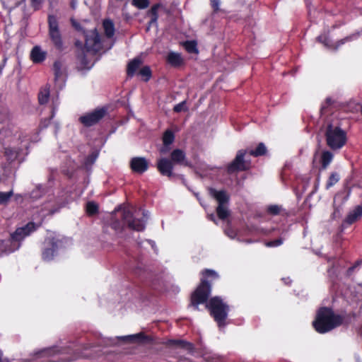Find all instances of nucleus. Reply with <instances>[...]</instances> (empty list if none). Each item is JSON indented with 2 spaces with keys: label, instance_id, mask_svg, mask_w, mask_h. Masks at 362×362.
<instances>
[{
  "label": "nucleus",
  "instance_id": "obj_59",
  "mask_svg": "<svg viewBox=\"0 0 362 362\" xmlns=\"http://www.w3.org/2000/svg\"><path fill=\"white\" fill-rule=\"evenodd\" d=\"M198 199H199V204H201V205L204 206V205H203V204H202V201H201V199H200L199 198H198Z\"/></svg>",
  "mask_w": 362,
  "mask_h": 362
},
{
  "label": "nucleus",
  "instance_id": "obj_13",
  "mask_svg": "<svg viewBox=\"0 0 362 362\" xmlns=\"http://www.w3.org/2000/svg\"><path fill=\"white\" fill-rule=\"evenodd\" d=\"M104 108L96 109L91 112L85 114L79 117V121L85 127H90L98 122L105 114Z\"/></svg>",
  "mask_w": 362,
  "mask_h": 362
},
{
  "label": "nucleus",
  "instance_id": "obj_50",
  "mask_svg": "<svg viewBox=\"0 0 362 362\" xmlns=\"http://www.w3.org/2000/svg\"><path fill=\"white\" fill-rule=\"evenodd\" d=\"M86 57L84 54H82L81 55L78 56V59L81 61V63L84 67H86L87 66Z\"/></svg>",
  "mask_w": 362,
  "mask_h": 362
},
{
  "label": "nucleus",
  "instance_id": "obj_23",
  "mask_svg": "<svg viewBox=\"0 0 362 362\" xmlns=\"http://www.w3.org/2000/svg\"><path fill=\"white\" fill-rule=\"evenodd\" d=\"M362 216V206L358 205L347 216L345 223L352 224Z\"/></svg>",
  "mask_w": 362,
  "mask_h": 362
},
{
  "label": "nucleus",
  "instance_id": "obj_54",
  "mask_svg": "<svg viewBox=\"0 0 362 362\" xmlns=\"http://www.w3.org/2000/svg\"><path fill=\"white\" fill-rule=\"evenodd\" d=\"M5 62H6V59L4 60V64L0 66V71L3 69Z\"/></svg>",
  "mask_w": 362,
  "mask_h": 362
},
{
  "label": "nucleus",
  "instance_id": "obj_9",
  "mask_svg": "<svg viewBox=\"0 0 362 362\" xmlns=\"http://www.w3.org/2000/svg\"><path fill=\"white\" fill-rule=\"evenodd\" d=\"M20 139L21 136L18 135L15 141H12L11 144L8 147L5 148L4 155L10 163L15 161H17L18 163H21L24 160L25 156L28 153V139L21 140L20 146L17 147Z\"/></svg>",
  "mask_w": 362,
  "mask_h": 362
},
{
  "label": "nucleus",
  "instance_id": "obj_19",
  "mask_svg": "<svg viewBox=\"0 0 362 362\" xmlns=\"http://www.w3.org/2000/svg\"><path fill=\"white\" fill-rule=\"evenodd\" d=\"M30 57L33 63L39 64L46 59L47 52L42 50L41 47L37 45L32 49Z\"/></svg>",
  "mask_w": 362,
  "mask_h": 362
},
{
  "label": "nucleus",
  "instance_id": "obj_4",
  "mask_svg": "<svg viewBox=\"0 0 362 362\" xmlns=\"http://www.w3.org/2000/svg\"><path fill=\"white\" fill-rule=\"evenodd\" d=\"M38 225L30 222L23 227L17 228L11 235L10 240L8 241H2L1 243V247L3 248V250L0 252V255H7L18 250L21 245L20 242L32 232L35 231Z\"/></svg>",
  "mask_w": 362,
  "mask_h": 362
},
{
  "label": "nucleus",
  "instance_id": "obj_1",
  "mask_svg": "<svg viewBox=\"0 0 362 362\" xmlns=\"http://www.w3.org/2000/svg\"><path fill=\"white\" fill-rule=\"evenodd\" d=\"M148 212L134 206H118L112 214V228L117 232H122L124 226L130 229L142 231L145 229Z\"/></svg>",
  "mask_w": 362,
  "mask_h": 362
},
{
  "label": "nucleus",
  "instance_id": "obj_51",
  "mask_svg": "<svg viewBox=\"0 0 362 362\" xmlns=\"http://www.w3.org/2000/svg\"><path fill=\"white\" fill-rule=\"evenodd\" d=\"M208 218L209 220L214 221L216 224H217L214 214H211L208 215Z\"/></svg>",
  "mask_w": 362,
  "mask_h": 362
},
{
  "label": "nucleus",
  "instance_id": "obj_52",
  "mask_svg": "<svg viewBox=\"0 0 362 362\" xmlns=\"http://www.w3.org/2000/svg\"><path fill=\"white\" fill-rule=\"evenodd\" d=\"M282 281L284 282L285 284L286 285H288L291 284V280L290 279L289 277H287V278H283L282 279Z\"/></svg>",
  "mask_w": 362,
  "mask_h": 362
},
{
  "label": "nucleus",
  "instance_id": "obj_24",
  "mask_svg": "<svg viewBox=\"0 0 362 362\" xmlns=\"http://www.w3.org/2000/svg\"><path fill=\"white\" fill-rule=\"evenodd\" d=\"M185 153L182 150L175 149L171 153V161L175 163L182 164L185 163Z\"/></svg>",
  "mask_w": 362,
  "mask_h": 362
},
{
  "label": "nucleus",
  "instance_id": "obj_58",
  "mask_svg": "<svg viewBox=\"0 0 362 362\" xmlns=\"http://www.w3.org/2000/svg\"><path fill=\"white\" fill-rule=\"evenodd\" d=\"M147 242H148V243L151 244V245L154 244V243H153V241H151V240H147ZM153 245H152V247H153Z\"/></svg>",
  "mask_w": 362,
  "mask_h": 362
},
{
  "label": "nucleus",
  "instance_id": "obj_42",
  "mask_svg": "<svg viewBox=\"0 0 362 362\" xmlns=\"http://www.w3.org/2000/svg\"><path fill=\"white\" fill-rule=\"evenodd\" d=\"M12 195L13 191H9L7 192H0V204L6 203L10 199Z\"/></svg>",
  "mask_w": 362,
  "mask_h": 362
},
{
  "label": "nucleus",
  "instance_id": "obj_62",
  "mask_svg": "<svg viewBox=\"0 0 362 362\" xmlns=\"http://www.w3.org/2000/svg\"><path fill=\"white\" fill-rule=\"evenodd\" d=\"M336 214H337V211H334V216H336Z\"/></svg>",
  "mask_w": 362,
  "mask_h": 362
},
{
  "label": "nucleus",
  "instance_id": "obj_27",
  "mask_svg": "<svg viewBox=\"0 0 362 362\" xmlns=\"http://www.w3.org/2000/svg\"><path fill=\"white\" fill-rule=\"evenodd\" d=\"M340 179L339 173L337 172H332L329 177H328V180L327 181L325 188L327 189H329L332 186H334L335 184H337Z\"/></svg>",
  "mask_w": 362,
  "mask_h": 362
},
{
  "label": "nucleus",
  "instance_id": "obj_48",
  "mask_svg": "<svg viewBox=\"0 0 362 362\" xmlns=\"http://www.w3.org/2000/svg\"><path fill=\"white\" fill-rule=\"evenodd\" d=\"M220 4H221L220 0H211V5L215 11L219 10Z\"/></svg>",
  "mask_w": 362,
  "mask_h": 362
},
{
  "label": "nucleus",
  "instance_id": "obj_26",
  "mask_svg": "<svg viewBox=\"0 0 362 362\" xmlns=\"http://www.w3.org/2000/svg\"><path fill=\"white\" fill-rule=\"evenodd\" d=\"M142 62L139 58H135L133 60H132L129 64L127 66V74L129 76H134L135 71L137 70V69L140 66Z\"/></svg>",
  "mask_w": 362,
  "mask_h": 362
},
{
  "label": "nucleus",
  "instance_id": "obj_14",
  "mask_svg": "<svg viewBox=\"0 0 362 362\" xmlns=\"http://www.w3.org/2000/svg\"><path fill=\"white\" fill-rule=\"evenodd\" d=\"M246 151L240 150L238 151L235 159L228 165V171L230 173L235 171L245 170L249 168V164L244 159Z\"/></svg>",
  "mask_w": 362,
  "mask_h": 362
},
{
  "label": "nucleus",
  "instance_id": "obj_49",
  "mask_svg": "<svg viewBox=\"0 0 362 362\" xmlns=\"http://www.w3.org/2000/svg\"><path fill=\"white\" fill-rule=\"evenodd\" d=\"M169 146H170V145H167V144L165 145V144H163V147H161L160 149V152L161 153H163V154L167 153L169 151V150H170V147Z\"/></svg>",
  "mask_w": 362,
  "mask_h": 362
},
{
  "label": "nucleus",
  "instance_id": "obj_44",
  "mask_svg": "<svg viewBox=\"0 0 362 362\" xmlns=\"http://www.w3.org/2000/svg\"><path fill=\"white\" fill-rule=\"evenodd\" d=\"M173 110L176 112H180L183 111V110H186L185 102H182V103H180L177 104L174 107Z\"/></svg>",
  "mask_w": 362,
  "mask_h": 362
},
{
  "label": "nucleus",
  "instance_id": "obj_16",
  "mask_svg": "<svg viewBox=\"0 0 362 362\" xmlns=\"http://www.w3.org/2000/svg\"><path fill=\"white\" fill-rule=\"evenodd\" d=\"M130 167L133 172L142 174L148 168V161L144 157H134L130 160Z\"/></svg>",
  "mask_w": 362,
  "mask_h": 362
},
{
  "label": "nucleus",
  "instance_id": "obj_39",
  "mask_svg": "<svg viewBox=\"0 0 362 362\" xmlns=\"http://www.w3.org/2000/svg\"><path fill=\"white\" fill-rule=\"evenodd\" d=\"M98 205L93 202H89L86 204V212L89 215H94L98 212Z\"/></svg>",
  "mask_w": 362,
  "mask_h": 362
},
{
  "label": "nucleus",
  "instance_id": "obj_36",
  "mask_svg": "<svg viewBox=\"0 0 362 362\" xmlns=\"http://www.w3.org/2000/svg\"><path fill=\"white\" fill-rule=\"evenodd\" d=\"M224 232L225 234L230 239L237 238L238 241H240V238H238L237 232L230 226H227V227L224 230Z\"/></svg>",
  "mask_w": 362,
  "mask_h": 362
},
{
  "label": "nucleus",
  "instance_id": "obj_6",
  "mask_svg": "<svg viewBox=\"0 0 362 362\" xmlns=\"http://www.w3.org/2000/svg\"><path fill=\"white\" fill-rule=\"evenodd\" d=\"M202 274L203 277L201 279V284L191 297V306L195 310H198V305L199 304L206 303L211 293V285L205 279L208 277L216 279L218 277V274L214 270L211 269H206L203 271Z\"/></svg>",
  "mask_w": 362,
  "mask_h": 362
},
{
  "label": "nucleus",
  "instance_id": "obj_25",
  "mask_svg": "<svg viewBox=\"0 0 362 362\" xmlns=\"http://www.w3.org/2000/svg\"><path fill=\"white\" fill-rule=\"evenodd\" d=\"M167 60L168 63L173 66H178L182 63L181 55L173 52L168 54Z\"/></svg>",
  "mask_w": 362,
  "mask_h": 362
},
{
  "label": "nucleus",
  "instance_id": "obj_29",
  "mask_svg": "<svg viewBox=\"0 0 362 362\" xmlns=\"http://www.w3.org/2000/svg\"><path fill=\"white\" fill-rule=\"evenodd\" d=\"M62 66L63 64L60 61H56L53 65V70L55 76V81H57L62 76Z\"/></svg>",
  "mask_w": 362,
  "mask_h": 362
},
{
  "label": "nucleus",
  "instance_id": "obj_8",
  "mask_svg": "<svg viewBox=\"0 0 362 362\" xmlns=\"http://www.w3.org/2000/svg\"><path fill=\"white\" fill-rule=\"evenodd\" d=\"M327 146L332 150L341 148L346 142V133L337 122L328 123L325 130Z\"/></svg>",
  "mask_w": 362,
  "mask_h": 362
},
{
  "label": "nucleus",
  "instance_id": "obj_61",
  "mask_svg": "<svg viewBox=\"0 0 362 362\" xmlns=\"http://www.w3.org/2000/svg\"><path fill=\"white\" fill-rule=\"evenodd\" d=\"M21 362H29L28 360H23Z\"/></svg>",
  "mask_w": 362,
  "mask_h": 362
},
{
  "label": "nucleus",
  "instance_id": "obj_40",
  "mask_svg": "<svg viewBox=\"0 0 362 362\" xmlns=\"http://www.w3.org/2000/svg\"><path fill=\"white\" fill-rule=\"evenodd\" d=\"M139 74L144 78L145 81H148L151 76V71L148 66H144L139 71Z\"/></svg>",
  "mask_w": 362,
  "mask_h": 362
},
{
  "label": "nucleus",
  "instance_id": "obj_32",
  "mask_svg": "<svg viewBox=\"0 0 362 362\" xmlns=\"http://www.w3.org/2000/svg\"><path fill=\"white\" fill-rule=\"evenodd\" d=\"M333 105H334V104H332V99L327 98L325 102L322 104V107H321V110H320L321 114L322 115H325L328 114L331 111V109Z\"/></svg>",
  "mask_w": 362,
  "mask_h": 362
},
{
  "label": "nucleus",
  "instance_id": "obj_12",
  "mask_svg": "<svg viewBox=\"0 0 362 362\" xmlns=\"http://www.w3.org/2000/svg\"><path fill=\"white\" fill-rule=\"evenodd\" d=\"M62 245V241L55 237H47L44 243L42 257L43 260L49 262L53 259L58 249Z\"/></svg>",
  "mask_w": 362,
  "mask_h": 362
},
{
  "label": "nucleus",
  "instance_id": "obj_35",
  "mask_svg": "<svg viewBox=\"0 0 362 362\" xmlns=\"http://www.w3.org/2000/svg\"><path fill=\"white\" fill-rule=\"evenodd\" d=\"M160 7H162V5L160 4H156L154 6H153L151 10L149 11V14L151 16V23H155L157 21L158 18V11Z\"/></svg>",
  "mask_w": 362,
  "mask_h": 362
},
{
  "label": "nucleus",
  "instance_id": "obj_45",
  "mask_svg": "<svg viewBox=\"0 0 362 362\" xmlns=\"http://www.w3.org/2000/svg\"><path fill=\"white\" fill-rule=\"evenodd\" d=\"M59 105L58 98L52 100V117H53L57 110Z\"/></svg>",
  "mask_w": 362,
  "mask_h": 362
},
{
  "label": "nucleus",
  "instance_id": "obj_28",
  "mask_svg": "<svg viewBox=\"0 0 362 362\" xmlns=\"http://www.w3.org/2000/svg\"><path fill=\"white\" fill-rule=\"evenodd\" d=\"M267 151V148L263 143H259L255 150H250L249 153L250 156L255 157L264 155Z\"/></svg>",
  "mask_w": 362,
  "mask_h": 362
},
{
  "label": "nucleus",
  "instance_id": "obj_56",
  "mask_svg": "<svg viewBox=\"0 0 362 362\" xmlns=\"http://www.w3.org/2000/svg\"><path fill=\"white\" fill-rule=\"evenodd\" d=\"M76 46H79V45L81 46V42H76Z\"/></svg>",
  "mask_w": 362,
  "mask_h": 362
},
{
  "label": "nucleus",
  "instance_id": "obj_34",
  "mask_svg": "<svg viewBox=\"0 0 362 362\" xmlns=\"http://www.w3.org/2000/svg\"><path fill=\"white\" fill-rule=\"evenodd\" d=\"M174 134L170 130H167L165 132L163 136V144L170 145L174 141Z\"/></svg>",
  "mask_w": 362,
  "mask_h": 362
},
{
  "label": "nucleus",
  "instance_id": "obj_60",
  "mask_svg": "<svg viewBox=\"0 0 362 362\" xmlns=\"http://www.w3.org/2000/svg\"><path fill=\"white\" fill-rule=\"evenodd\" d=\"M114 42H115V40H113V41H112V44H111V45H110V48H111V47L113 46Z\"/></svg>",
  "mask_w": 362,
  "mask_h": 362
},
{
  "label": "nucleus",
  "instance_id": "obj_30",
  "mask_svg": "<svg viewBox=\"0 0 362 362\" xmlns=\"http://www.w3.org/2000/svg\"><path fill=\"white\" fill-rule=\"evenodd\" d=\"M49 96V88L47 87L42 89L38 95L39 103L41 105L45 104L47 103Z\"/></svg>",
  "mask_w": 362,
  "mask_h": 362
},
{
  "label": "nucleus",
  "instance_id": "obj_22",
  "mask_svg": "<svg viewBox=\"0 0 362 362\" xmlns=\"http://www.w3.org/2000/svg\"><path fill=\"white\" fill-rule=\"evenodd\" d=\"M334 155L329 151H323L319 155L320 163L321 164V169L325 170L333 160Z\"/></svg>",
  "mask_w": 362,
  "mask_h": 362
},
{
  "label": "nucleus",
  "instance_id": "obj_10",
  "mask_svg": "<svg viewBox=\"0 0 362 362\" xmlns=\"http://www.w3.org/2000/svg\"><path fill=\"white\" fill-rule=\"evenodd\" d=\"M209 193L218 202V205L216 209V213L220 219H225L228 216V209L227 204L229 201V196L225 190H216L209 189Z\"/></svg>",
  "mask_w": 362,
  "mask_h": 362
},
{
  "label": "nucleus",
  "instance_id": "obj_5",
  "mask_svg": "<svg viewBox=\"0 0 362 362\" xmlns=\"http://www.w3.org/2000/svg\"><path fill=\"white\" fill-rule=\"evenodd\" d=\"M211 315L217 323L218 328L222 330L228 324V315L230 310L229 305L221 298L214 297L206 304Z\"/></svg>",
  "mask_w": 362,
  "mask_h": 362
},
{
  "label": "nucleus",
  "instance_id": "obj_7",
  "mask_svg": "<svg viewBox=\"0 0 362 362\" xmlns=\"http://www.w3.org/2000/svg\"><path fill=\"white\" fill-rule=\"evenodd\" d=\"M44 196H46V200L45 203L43 204L42 209L43 216L54 214L65 204L64 202L57 200L52 192H45V188L42 185L37 186L29 194V197L33 201L37 200Z\"/></svg>",
  "mask_w": 362,
  "mask_h": 362
},
{
  "label": "nucleus",
  "instance_id": "obj_21",
  "mask_svg": "<svg viewBox=\"0 0 362 362\" xmlns=\"http://www.w3.org/2000/svg\"><path fill=\"white\" fill-rule=\"evenodd\" d=\"M165 344L170 348L183 349L189 351L193 348L191 343L181 339H169L165 342Z\"/></svg>",
  "mask_w": 362,
  "mask_h": 362
},
{
  "label": "nucleus",
  "instance_id": "obj_18",
  "mask_svg": "<svg viewBox=\"0 0 362 362\" xmlns=\"http://www.w3.org/2000/svg\"><path fill=\"white\" fill-rule=\"evenodd\" d=\"M10 119L11 115L6 109L0 111V141L3 140L4 135H7L4 128L5 127H9Z\"/></svg>",
  "mask_w": 362,
  "mask_h": 362
},
{
  "label": "nucleus",
  "instance_id": "obj_31",
  "mask_svg": "<svg viewBox=\"0 0 362 362\" xmlns=\"http://www.w3.org/2000/svg\"><path fill=\"white\" fill-rule=\"evenodd\" d=\"M54 350L52 348L45 349L42 350H40L38 351L35 352L33 356V360H37V358L49 356L54 353Z\"/></svg>",
  "mask_w": 362,
  "mask_h": 362
},
{
  "label": "nucleus",
  "instance_id": "obj_17",
  "mask_svg": "<svg viewBox=\"0 0 362 362\" xmlns=\"http://www.w3.org/2000/svg\"><path fill=\"white\" fill-rule=\"evenodd\" d=\"M157 168L163 175H166L168 177L172 176L173 164L170 160L166 158L159 159L157 163Z\"/></svg>",
  "mask_w": 362,
  "mask_h": 362
},
{
  "label": "nucleus",
  "instance_id": "obj_47",
  "mask_svg": "<svg viewBox=\"0 0 362 362\" xmlns=\"http://www.w3.org/2000/svg\"><path fill=\"white\" fill-rule=\"evenodd\" d=\"M43 0H31V5L35 10H39Z\"/></svg>",
  "mask_w": 362,
  "mask_h": 362
},
{
  "label": "nucleus",
  "instance_id": "obj_43",
  "mask_svg": "<svg viewBox=\"0 0 362 362\" xmlns=\"http://www.w3.org/2000/svg\"><path fill=\"white\" fill-rule=\"evenodd\" d=\"M118 339H121L124 341L130 340V341H138L143 339V334H132V335H128L124 337H119Z\"/></svg>",
  "mask_w": 362,
  "mask_h": 362
},
{
  "label": "nucleus",
  "instance_id": "obj_15",
  "mask_svg": "<svg viewBox=\"0 0 362 362\" xmlns=\"http://www.w3.org/2000/svg\"><path fill=\"white\" fill-rule=\"evenodd\" d=\"M278 231L280 237L276 240L269 241L266 243V246L267 247H278L283 244L284 240L288 235V228L285 226H281V227L272 228L271 230L266 231V234L271 233L274 231Z\"/></svg>",
  "mask_w": 362,
  "mask_h": 362
},
{
  "label": "nucleus",
  "instance_id": "obj_2",
  "mask_svg": "<svg viewBox=\"0 0 362 362\" xmlns=\"http://www.w3.org/2000/svg\"><path fill=\"white\" fill-rule=\"evenodd\" d=\"M344 320V315L335 314L330 308H321L313 324L318 333L325 334L342 325Z\"/></svg>",
  "mask_w": 362,
  "mask_h": 362
},
{
  "label": "nucleus",
  "instance_id": "obj_41",
  "mask_svg": "<svg viewBox=\"0 0 362 362\" xmlns=\"http://www.w3.org/2000/svg\"><path fill=\"white\" fill-rule=\"evenodd\" d=\"M185 48L189 53H195L197 52V44L194 41H187L184 44Z\"/></svg>",
  "mask_w": 362,
  "mask_h": 362
},
{
  "label": "nucleus",
  "instance_id": "obj_55",
  "mask_svg": "<svg viewBox=\"0 0 362 362\" xmlns=\"http://www.w3.org/2000/svg\"><path fill=\"white\" fill-rule=\"evenodd\" d=\"M1 356H2V353L0 351V362H4V360L2 359Z\"/></svg>",
  "mask_w": 362,
  "mask_h": 362
},
{
  "label": "nucleus",
  "instance_id": "obj_20",
  "mask_svg": "<svg viewBox=\"0 0 362 362\" xmlns=\"http://www.w3.org/2000/svg\"><path fill=\"white\" fill-rule=\"evenodd\" d=\"M102 26L105 37L112 40L115 33L114 22L110 18H105L103 21Z\"/></svg>",
  "mask_w": 362,
  "mask_h": 362
},
{
  "label": "nucleus",
  "instance_id": "obj_33",
  "mask_svg": "<svg viewBox=\"0 0 362 362\" xmlns=\"http://www.w3.org/2000/svg\"><path fill=\"white\" fill-rule=\"evenodd\" d=\"M98 156V152H93L84 160L83 165L86 169H88L96 160Z\"/></svg>",
  "mask_w": 362,
  "mask_h": 362
},
{
  "label": "nucleus",
  "instance_id": "obj_57",
  "mask_svg": "<svg viewBox=\"0 0 362 362\" xmlns=\"http://www.w3.org/2000/svg\"><path fill=\"white\" fill-rule=\"evenodd\" d=\"M318 155L316 153L314 156V161H315L317 158Z\"/></svg>",
  "mask_w": 362,
  "mask_h": 362
},
{
  "label": "nucleus",
  "instance_id": "obj_38",
  "mask_svg": "<svg viewBox=\"0 0 362 362\" xmlns=\"http://www.w3.org/2000/svg\"><path fill=\"white\" fill-rule=\"evenodd\" d=\"M132 4L139 9H144L149 6L148 0H132Z\"/></svg>",
  "mask_w": 362,
  "mask_h": 362
},
{
  "label": "nucleus",
  "instance_id": "obj_3",
  "mask_svg": "<svg viewBox=\"0 0 362 362\" xmlns=\"http://www.w3.org/2000/svg\"><path fill=\"white\" fill-rule=\"evenodd\" d=\"M73 27L78 31L81 32L85 37V48L88 52L95 53L103 48V41L100 35L95 28L88 29L86 24L88 21H83L78 23L74 18L71 19Z\"/></svg>",
  "mask_w": 362,
  "mask_h": 362
},
{
  "label": "nucleus",
  "instance_id": "obj_53",
  "mask_svg": "<svg viewBox=\"0 0 362 362\" xmlns=\"http://www.w3.org/2000/svg\"><path fill=\"white\" fill-rule=\"evenodd\" d=\"M328 273H329V274L330 276H331V275H334V274H335V269H334V267H332V268H329V269H328Z\"/></svg>",
  "mask_w": 362,
  "mask_h": 362
},
{
  "label": "nucleus",
  "instance_id": "obj_46",
  "mask_svg": "<svg viewBox=\"0 0 362 362\" xmlns=\"http://www.w3.org/2000/svg\"><path fill=\"white\" fill-rule=\"evenodd\" d=\"M361 264H362V259L356 261L354 266L350 267L348 269V271H347L348 274H351L354 271V269L356 268L359 267Z\"/></svg>",
  "mask_w": 362,
  "mask_h": 362
},
{
  "label": "nucleus",
  "instance_id": "obj_37",
  "mask_svg": "<svg viewBox=\"0 0 362 362\" xmlns=\"http://www.w3.org/2000/svg\"><path fill=\"white\" fill-rule=\"evenodd\" d=\"M282 211H283V208L281 207V206H279V205H276V204L269 205L267 207V212H268V214H269L271 215L275 216V215L280 214Z\"/></svg>",
  "mask_w": 362,
  "mask_h": 362
},
{
  "label": "nucleus",
  "instance_id": "obj_11",
  "mask_svg": "<svg viewBox=\"0 0 362 362\" xmlns=\"http://www.w3.org/2000/svg\"><path fill=\"white\" fill-rule=\"evenodd\" d=\"M47 21L48 33L51 41L57 49H62L63 41L57 17L54 15H49Z\"/></svg>",
  "mask_w": 362,
  "mask_h": 362
}]
</instances>
